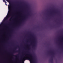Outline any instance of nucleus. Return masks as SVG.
<instances>
[{
    "label": "nucleus",
    "instance_id": "1",
    "mask_svg": "<svg viewBox=\"0 0 63 63\" xmlns=\"http://www.w3.org/2000/svg\"><path fill=\"white\" fill-rule=\"evenodd\" d=\"M29 55L30 56L29 57H27V58L30 61H34L35 60V58L34 57H33V56H32V55L31 54H26V55Z\"/></svg>",
    "mask_w": 63,
    "mask_h": 63
},
{
    "label": "nucleus",
    "instance_id": "2",
    "mask_svg": "<svg viewBox=\"0 0 63 63\" xmlns=\"http://www.w3.org/2000/svg\"><path fill=\"white\" fill-rule=\"evenodd\" d=\"M10 11H9L8 12V15H7V16H6L4 18V20L2 22V23H3L6 20H7L10 17V15L9 14H10Z\"/></svg>",
    "mask_w": 63,
    "mask_h": 63
},
{
    "label": "nucleus",
    "instance_id": "3",
    "mask_svg": "<svg viewBox=\"0 0 63 63\" xmlns=\"http://www.w3.org/2000/svg\"><path fill=\"white\" fill-rule=\"evenodd\" d=\"M16 47L15 49V50L13 51V52L11 54V55L13 56H15V57H17L18 56V55H14V53H16V52H18L19 51H19H16Z\"/></svg>",
    "mask_w": 63,
    "mask_h": 63
},
{
    "label": "nucleus",
    "instance_id": "4",
    "mask_svg": "<svg viewBox=\"0 0 63 63\" xmlns=\"http://www.w3.org/2000/svg\"><path fill=\"white\" fill-rule=\"evenodd\" d=\"M9 4L10 5H8V8L9 9V10H13V12H14V7H13L12 8H11V4L9 3Z\"/></svg>",
    "mask_w": 63,
    "mask_h": 63
},
{
    "label": "nucleus",
    "instance_id": "5",
    "mask_svg": "<svg viewBox=\"0 0 63 63\" xmlns=\"http://www.w3.org/2000/svg\"><path fill=\"white\" fill-rule=\"evenodd\" d=\"M51 62L52 63H53V59L52 58V59L51 60H50Z\"/></svg>",
    "mask_w": 63,
    "mask_h": 63
},
{
    "label": "nucleus",
    "instance_id": "6",
    "mask_svg": "<svg viewBox=\"0 0 63 63\" xmlns=\"http://www.w3.org/2000/svg\"><path fill=\"white\" fill-rule=\"evenodd\" d=\"M33 38L34 39L33 42H32V43H33V44H34V43H35V39H34V37H33Z\"/></svg>",
    "mask_w": 63,
    "mask_h": 63
},
{
    "label": "nucleus",
    "instance_id": "7",
    "mask_svg": "<svg viewBox=\"0 0 63 63\" xmlns=\"http://www.w3.org/2000/svg\"><path fill=\"white\" fill-rule=\"evenodd\" d=\"M6 1H7V2H9L10 1V0H6Z\"/></svg>",
    "mask_w": 63,
    "mask_h": 63
},
{
    "label": "nucleus",
    "instance_id": "8",
    "mask_svg": "<svg viewBox=\"0 0 63 63\" xmlns=\"http://www.w3.org/2000/svg\"><path fill=\"white\" fill-rule=\"evenodd\" d=\"M51 53H52V54H54V53L53 52H52Z\"/></svg>",
    "mask_w": 63,
    "mask_h": 63
},
{
    "label": "nucleus",
    "instance_id": "9",
    "mask_svg": "<svg viewBox=\"0 0 63 63\" xmlns=\"http://www.w3.org/2000/svg\"><path fill=\"white\" fill-rule=\"evenodd\" d=\"M3 2H5V0H3Z\"/></svg>",
    "mask_w": 63,
    "mask_h": 63
},
{
    "label": "nucleus",
    "instance_id": "10",
    "mask_svg": "<svg viewBox=\"0 0 63 63\" xmlns=\"http://www.w3.org/2000/svg\"><path fill=\"white\" fill-rule=\"evenodd\" d=\"M24 21V19H22V20H21V21Z\"/></svg>",
    "mask_w": 63,
    "mask_h": 63
},
{
    "label": "nucleus",
    "instance_id": "11",
    "mask_svg": "<svg viewBox=\"0 0 63 63\" xmlns=\"http://www.w3.org/2000/svg\"><path fill=\"white\" fill-rule=\"evenodd\" d=\"M5 4H7V2L5 1Z\"/></svg>",
    "mask_w": 63,
    "mask_h": 63
},
{
    "label": "nucleus",
    "instance_id": "12",
    "mask_svg": "<svg viewBox=\"0 0 63 63\" xmlns=\"http://www.w3.org/2000/svg\"><path fill=\"white\" fill-rule=\"evenodd\" d=\"M12 19V17H11V18L10 19V20H11V19Z\"/></svg>",
    "mask_w": 63,
    "mask_h": 63
},
{
    "label": "nucleus",
    "instance_id": "13",
    "mask_svg": "<svg viewBox=\"0 0 63 63\" xmlns=\"http://www.w3.org/2000/svg\"><path fill=\"white\" fill-rule=\"evenodd\" d=\"M27 52H28V53H29V51H27Z\"/></svg>",
    "mask_w": 63,
    "mask_h": 63
},
{
    "label": "nucleus",
    "instance_id": "14",
    "mask_svg": "<svg viewBox=\"0 0 63 63\" xmlns=\"http://www.w3.org/2000/svg\"><path fill=\"white\" fill-rule=\"evenodd\" d=\"M12 14H14V12H12Z\"/></svg>",
    "mask_w": 63,
    "mask_h": 63
},
{
    "label": "nucleus",
    "instance_id": "15",
    "mask_svg": "<svg viewBox=\"0 0 63 63\" xmlns=\"http://www.w3.org/2000/svg\"><path fill=\"white\" fill-rule=\"evenodd\" d=\"M20 62H21V60H20Z\"/></svg>",
    "mask_w": 63,
    "mask_h": 63
},
{
    "label": "nucleus",
    "instance_id": "16",
    "mask_svg": "<svg viewBox=\"0 0 63 63\" xmlns=\"http://www.w3.org/2000/svg\"><path fill=\"white\" fill-rule=\"evenodd\" d=\"M24 19H25V18H24Z\"/></svg>",
    "mask_w": 63,
    "mask_h": 63
},
{
    "label": "nucleus",
    "instance_id": "17",
    "mask_svg": "<svg viewBox=\"0 0 63 63\" xmlns=\"http://www.w3.org/2000/svg\"><path fill=\"white\" fill-rule=\"evenodd\" d=\"M6 6H7V4H6Z\"/></svg>",
    "mask_w": 63,
    "mask_h": 63
},
{
    "label": "nucleus",
    "instance_id": "18",
    "mask_svg": "<svg viewBox=\"0 0 63 63\" xmlns=\"http://www.w3.org/2000/svg\"><path fill=\"white\" fill-rule=\"evenodd\" d=\"M24 59H25V58H23V60Z\"/></svg>",
    "mask_w": 63,
    "mask_h": 63
},
{
    "label": "nucleus",
    "instance_id": "19",
    "mask_svg": "<svg viewBox=\"0 0 63 63\" xmlns=\"http://www.w3.org/2000/svg\"><path fill=\"white\" fill-rule=\"evenodd\" d=\"M20 23H21V22H20Z\"/></svg>",
    "mask_w": 63,
    "mask_h": 63
},
{
    "label": "nucleus",
    "instance_id": "20",
    "mask_svg": "<svg viewBox=\"0 0 63 63\" xmlns=\"http://www.w3.org/2000/svg\"><path fill=\"white\" fill-rule=\"evenodd\" d=\"M32 43L31 45H32Z\"/></svg>",
    "mask_w": 63,
    "mask_h": 63
}]
</instances>
